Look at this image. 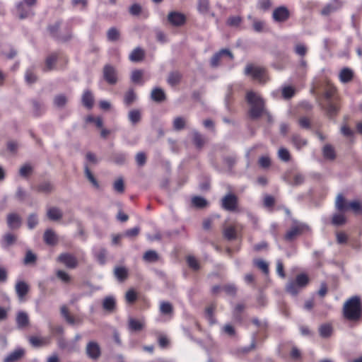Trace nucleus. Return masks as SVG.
<instances>
[{"label":"nucleus","instance_id":"nucleus-35","mask_svg":"<svg viewBox=\"0 0 362 362\" xmlns=\"http://www.w3.org/2000/svg\"><path fill=\"white\" fill-rule=\"evenodd\" d=\"M128 119L133 124H136L141 119V112L139 109H134L129 112Z\"/></svg>","mask_w":362,"mask_h":362},{"label":"nucleus","instance_id":"nucleus-3","mask_svg":"<svg viewBox=\"0 0 362 362\" xmlns=\"http://www.w3.org/2000/svg\"><path fill=\"white\" fill-rule=\"evenodd\" d=\"M246 100L250 105L248 115L251 119H258L266 113L264 100L256 93L248 91L246 93Z\"/></svg>","mask_w":362,"mask_h":362},{"label":"nucleus","instance_id":"nucleus-12","mask_svg":"<svg viewBox=\"0 0 362 362\" xmlns=\"http://www.w3.org/2000/svg\"><path fill=\"white\" fill-rule=\"evenodd\" d=\"M291 16L289 10L284 6L276 7L272 13V18L275 22H285Z\"/></svg>","mask_w":362,"mask_h":362},{"label":"nucleus","instance_id":"nucleus-41","mask_svg":"<svg viewBox=\"0 0 362 362\" xmlns=\"http://www.w3.org/2000/svg\"><path fill=\"white\" fill-rule=\"evenodd\" d=\"M322 152L324 157L327 159L334 160L336 157L335 151L329 144H327L324 146Z\"/></svg>","mask_w":362,"mask_h":362},{"label":"nucleus","instance_id":"nucleus-6","mask_svg":"<svg viewBox=\"0 0 362 362\" xmlns=\"http://www.w3.org/2000/svg\"><path fill=\"white\" fill-rule=\"evenodd\" d=\"M245 74L251 76L253 80L261 83H265L269 79L265 68L257 66L252 64H248L246 66Z\"/></svg>","mask_w":362,"mask_h":362},{"label":"nucleus","instance_id":"nucleus-46","mask_svg":"<svg viewBox=\"0 0 362 362\" xmlns=\"http://www.w3.org/2000/svg\"><path fill=\"white\" fill-rule=\"evenodd\" d=\"M291 140L293 145L298 149L307 144V141L297 134L293 135Z\"/></svg>","mask_w":362,"mask_h":362},{"label":"nucleus","instance_id":"nucleus-63","mask_svg":"<svg viewBox=\"0 0 362 362\" xmlns=\"http://www.w3.org/2000/svg\"><path fill=\"white\" fill-rule=\"evenodd\" d=\"M33 172V168L29 164L23 165L19 170V174L23 177H27Z\"/></svg>","mask_w":362,"mask_h":362},{"label":"nucleus","instance_id":"nucleus-26","mask_svg":"<svg viewBox=\"0 0 362 362\" xmlns=\"http://www.w3.org/2000/svg\"><path fill=\"white\" fill-rule=\"evenodd\" d=\"M145 57V52L141 47H136L132 50L129 56L130 61L133 62H139L144 59Z\"/></svg>","mask_w":362,"mask_h":362},{"label":"nucleus","instance_id":"nucleus-34","mask_svg":"<svg viewBox=\"0 0 362 362\" xmlns=\"http://www.w3.org/2000/svg\"><path fill=\"white\" fill-rule=\"evenodd\" d=\"M223 237L228 240H235L237 238V232L235 227L230 226L224 228L223 231Z\"/></svg>","mask_w":362,"mask_h":362},{"label":"nucleus","instance_id":"nucleus-25","mask_svg":"<svg viewBox=\"0 0 362 362\" xmlns=\"http://www.w3.org/2000/svg\"><path fill=\"white\" fill-rule=\"evenodd\" d=\"M354 78V73L351 69L349 68H343L339 74V81L343 83H347L352 81Z\"/></svg>","mask_w":362,"mask_h":362},{"label":"nucleus","instance_id":"nucleus-54","mask_svg":"<svg viewBox=\"0 0 362 362\" xmlns=\"http://www.w3.org/2000/svg\"><path fill=\"white\" fill-rule=\"evenodd\" d=\"M67 102L66 97L63 94L57 95L54 98V104L58 107H64Z\"/></svg>","mask_w":362,"mask_h":362},{"label":"nucleus","instance_id":"nucleus-10","mask_svg":"<svg viewBox=\"0 0 362 362\" xmlns=\"http://www.w3.org/2000/svg\"><path fill=\"white\" fill-rule=\"evenodd\" d=\"M86 354L91 360H98L102 354L99 344L95 341H90L86 345Z\"/></svg>","mask_w":362,"mask_h":362},{"label":"nucleus","instance_id":"nucleus-27","mask_svg":"<svg viewBox=\"0 0 362 362\" xmlns=\"http://www.w3.org/2000/svg\"><path fill=\"white\" fill-rule=\"evenodd\" d=\"M151 98L156 103H162L165 100L166 95L163 89L157 87L152 90Z\"/></svg>","mask_w":362,"mask_h":362},{"label":"nucleus","instance_id":"nucleus-58","mask_svg":"<svg viewBox=\"0 0 362 362\" xmlns=\"http://www.w3.org/2000/svg\"><path fill=\"white\" fill-rule=\"evenodd\" d=\"M181 79V75L178 72H172L170 74L168 82L171 86L177 84Z\"/></svg>","mask_w":362,"mask_h":362},{"label":"nucleus","instance_id":"nucleus-33","mask_svg":"<svg viewBox=\"0 0 362 362\" xmlns=\"http://www.w3.org/2000/svg\"><path fill=\"white\" fill-rule=\"evenodd\" d=\"M47 217L51 221H58L62 218V213L57 207H51L47 210Z\"/></svg>","mask_w":362,"mask_h":362},{"label":"nucleus","instance_id":"nucleus-7","mask_svg":"<svg viewBox=\"0 0 362 362\" xmlns=\"http://www.w3.org/2000/svg\"><path fill=\"white\" fill-rule=\"evenodd\" d=\"M238 197L233 193H228L221 199V208L229 212H238Z\"/></svg>","mask_w":362,"mask_h":362},{"label":"nucleus","instance_id":"nucleus-64","mask_svg":"<svg viewBox=\"0 0 362 362\" xmlns=\"http://www.w3.org/2000/svg\"><path fill=\"white\" fill-rule=\"evenodd\" d=\"M115 191L118 193H123L124 191V184L122 178H118L113 184Z\"/></svg>","mask_w":362,"mask_h":362},{"label":"nucleus","instance_id":"nucleus-61","mask_svg":"<svg viewBox=\"0 0 362 362\" xmlns=\"http://www.w3.org/2000/svg\"><path fill=\"white\" fill-rule=\"evenodd\" d=\"M185 120L182 117H177L173 121V127L175 130H181L185 127Z\"/></svg>","mask_w":362,"mask_h":362},{"label":"nucleus","instance_id":"nucleus-60","mask_svg":"<svg viewBox=\"0 0 362 362\" xmlns=\"http://www.w3.org/2000/svg\"><path fill=\"white\" fill-rule=\"evenodd\" d=\"M279 158L284 161L288 162L291 159V155L289 151L285 148H280L278 151Z\"/></svg>","mask_w":362,"mask_h":362},{"label":"nucleus","instance_id":"nucleus-59","mask_svg":"<svg viewBox=\"0 0 362 362\" xmlns=\"http://www.w3.org/2000/svg\"><path fill=\"white\" fill-rule=\"evenodd\" d=\"M85 174L88 180L91 182V184L95 187L99 188V184L97 181L96 178L94 177L91 171L89 170L88 166L85 168Z\"/></svg>","mask_w":362,"mask_h":362},{"label":"nucleus","instance_id":"nucleus-50","mask_svg":"<svg viewBox=\"0 0 362 362\" xmlns=\"http://www.w3.org/2000/svg\"><path fill=\"white\" fill-rule=\"evenodd\" d=\"M143 71L139 69H135L132 72L131 79L132 82L135 83H139L143 84L144 83L141 82L142 78H143Z\"/></svg>","mask_w":362,"mask_h":362},{"label":"nucleus","instance_id":"nucleus-28","mask_svg":"<svg viewBox=\"0 0 362 362\" xmlns=\"http://www.w3.org/2000/svg\"><path fill=\"white\" fill-rule=\"evenodd\" d=\"M29 342L33 347H41L49 344V341L47 337H39L31 336L29 337Z\"/></svg>","mask_w":362,"mask_h":362},{"label":"nucleus","instance_id":"nucleus-20","mask_svg":"<svg viewBox=\"0 0 362 362\" xmlns=\"http://www.w3.org/2000/svg\"><path fill=\"white\" fill-rule=\"evenodd\" d=\"M145 322L144 320H137L135 318H129L128 321V328L132 332H139L144 329Z\"/></svg>","mask_w":362,"mask_h":362},{"label":"nucleus","instance_id":"nucleus-48","mask_svg":"<svg viewBox=\"0 0 362 362\" xmlns=\"http://www.w3.org/2000/svg\"><path fill=\"white\" fill-rule=\"evenodd\" d=\"M32 104L33 106V115L35 117L40 116L45 112V108L43 105L38 101L33 100L32 101Z\"/></svg>","mask_w":362,"mask_h":362},{"label":"nucleus","instance_id":"nucleus-45","mask_svg":"<svg viewBox=\"0 0 362 362\" xmlns=\"http://www.w3.org/2000/svg\"><path fill=\"white\" fill-rule=\"evenodd\" d=\"M258 165L262 169H267L272 165V160L269 156H262L258 159Z\"/></svg>","mask_w":362,"mask_h":362},{"label":"nucleus","instance_id":"nucleus-49","mask_svg":"<svg viewBox=\"0 0 362 362\" xmlns=\"http://www.w3.org/2000/svg\"><path fill=\"white\" fill-rule=\"evenodd\" d=\"M192 204L199 209L204 208L207 206V201L202 197H194L192 199Z\"/></svg>","mask_w":362,"mask_h":362},{"label":"nucleus","instance_id":"nucleus-4","mask_svg":"<svg viewBox=\"0 0 362 362\" xmlns=\"http://www.w3.org/2000/svg\"><path fill=\"white\" fill-rule=\"evenodd\" d=\"M309 231L310 227L307 224L293 220L291 226L284 234V239L286 242L291 243Z\"/></svg>","mask_w":362,"mask_h":362},{"label":"nucleus","instance_id":"nucleus-47","mask_svg":"<svg viewBox=\"0 0 362 362\" xmlns=\"http://www.w3.org/2000/svg\"><path fill=\"white\" fill-rule=\"evenodd\" d=\"M120 36L119 31L115 27L110 28L107 33V37L110 41H116Z\"/></svg>","mask_w":362,"mask_h":362},{"label":"nucleus","instance_id":"nucleus-43","mask_svg":"<svg viewBox=\"0 0 362 362\" xmlns=\"http://www.w3.org/2000/svg\"><path fill=\"white\" fill-rule=\"evenodd\" d=\"M60 310L62 315L64 317V319L69 324L74 325L75 323L74 317L69 313V309L66 307V305H62L61 307Z\"/></svg>","mask_w":362,"mask_h":362},{"label":"nucleus","instance_id":"nucleus-62","mask_svg":"<svg viewBox=\"0 0 362 362\" xmlns=\"http://www.w3.org/2000/svg\"><path fill=\"white\" fill-rule=\"evenodd\" d=\"M290 358L294 361H298L301 360V352L296 346H293L291 348L290 351Z\"/></svg>","mask_w":362,"mask_h":362},{"label":"nucleus","instance_id":"nucleus-37","mask_svg":"<svg viewBox=\"0 0 362 362\" xmlns=\"http://www.w3.org/2000/svg\"><path fill=\"white\" fill-rule=\"evenodd\" d=\"M192 141L197 148H202L205 144L204 137L197 132H193Z\"/></svg>","mask_w":362,"mask_h":362},{"label":"nucleus","instance_id":"nucleus-17","mask_svg":"<svg viewBox=\"0 0 362 362\" xmlns=\"http://www.w3.org/2000/svg\"><path fill=\"white\" fill-rule=\"evenodd\" d=\"M31 189L39 193L49 194L54 189V187L49 181H43L35 186H32Z\"/></svg>","mask_w":362,"mask_h":362},{"label":"nucleus","instance_id":"nucleus-19","mask_svg":"<svg viewBox=\"0 0 362 362\" xmlns=\"http://www.w3.org/2000/svg\"><path fill=\"white\" fill-rule=\"evenodd\" d=\"M7 224L9 228H18L21 225V218L16 213H11L7 216Z\"/></svg>","mask_w":362,"mask_h":362},{"label":"nucleus","instance_id":"nucleus-22","mask_svg":"<svg viewBox=\"0 0 362 362\" xmlns=\"http://www.w3.org/2000/svg\"><path fill=\"white\" fill-rule=\"evenodd\" d=\"M16 321L19 329L25 328L29 325L28 314L24 311H19L16 315Z\"/></svg>","mask_w":362,"mask_h":362},{"label":"nucleus","instance_id":"nucleus-16","mask_svg":"<svg viewBox=\"0 0 362 362\" xmlns=\"http://www.w3.org/2000/svg\"><path fill=\"white\" fill-rule=\"evenodd\" d=\"M29 285L23 281H18L16 284L15 291L18 299L21 300L25 299V297L29 292Z\"/></svg>","mask_w":362,"mask_h":362},{"label":"nucleus","instance_id":"nucleus-11","mask_svg":"<svg viewBox=\"0 0 362 362\" xmlns=\"http://www.w3.org/2000/svg\"><path fill=\"white\" fill-rule=\"evenodd\" d=\"M103 78L110 85H115L117 82V73L116 69L110 65L106 64L103 67Z\"/></svg>","mask_w":362,"mask_h":362},{"label":"nucleus","instance_id":"nucleus-38","mask_svg":"<svg viewBox=\"0 0 362 362\" xmlns=\"http://www.w3.org/2000/svg\"><path fill=\"white\" fill-rule=\"evenodd\" d=\"M159 310L163 315H172L173 313L172 304L167 301L160 302Z\"/></svg>","mask_w":362,"mask_h":362},{"label":"nucleus","instance_id":"nucleus-36","mask_svg":"<svg viewBox=\"0 0 362 362\" xmlns=\"http://www.w3.org/2000/svg\"><path fill=\"white\" fill-rule=\"evenodd\" d=\"M136 100V94L133 89H129L124 95V103L129 107Z\"/></svg>","mask_w":362,"mask_h":362},{"label":"nucleus","instance_id":"nucleus-53","mask_svg":"<svg viewBox=\"0 0 362 362\" xmlns=\"http://www.w3.org/2000/svg\"><path fill=\"white\" fill-rule=\"evenodd\" d=\"M87 123H94L98 128H102L103 125V119L100 117H95L93 115H88L86 118Z\"/></svg>","mask_w":362,"mask_h":362},{"label":"nucleus","instance_id":"nucleus-14","mask_svg":"<svg viewBox=\"0 0 362 362\" xmlns=\"http://www.w3.org/2000/svg\"><path fill=\"white\" fill-rule=\"evenodd\" d=\"M168 21L173 26H182L186 23V16L180 12L171 11L168 15Z\"/></svg>","mask_w":362,"mask_h":362},{"label":"nucleus","instance_id":"nucleus-9","mask_svg":"<svg viewBox=\"0 0 362 362\" xmlns=\"http://www.w3.org/2000/svg\"><path fill=\"white\" fill-rule=\"evenodd\" d=\"M62 59L64 64H68V58L63 56L60 52H54L48 55L45 59V66L43 68L44 72L52 71L55 69V65L57 60Z\"/></svg>","mask_w":362,"mask_h":362},{"label":"nucleus","instance_id":"nucleus-24","mask_svg":"<svg viewBox=\"0 0 362 362\" xmlns=\"http://www.w3.org/2000/svg\"><path fill=\"white\" fill-rule=\"evenodd\" d=\"M341 7V3L339 0H335L334 4H328L325 5L321 11V14L328 16L330 13L337 11Z\"/></svg>","mask_w":362,"mask_h":362},{"label":"nucleus","instance_id":"nucleus-55","mask_svg":"<svg viewBox=\"0 0 362 362\" xmlns=\"http://www.w3.org/2000/svg\"><path fill=\"white\" fill-rule=\"evenodd\" d=\"M187 263L188 266L194 271H197L200 268L198 260L194 256H188L187 257Z\"/></svg>","mask_w":362,"mask_h":362},{"label":"nucleus","instance_id":"nucleus-1","mask_svg":"<svg viewBox=\"0 0 362 362\" xmlns=\"http://www.w3.org/2000/svg\"><path fill=\"white\" fill-rule=\"evenodd\" d=\"M322 98L325 101L321 103L322 108L327 117H335L340 109L339 97L336 86L329 81H327L324 85Z\"/></svg>","mask_w":362,"mask_h":362},{"label":"nucleus","instance_id":"nucleus-40","mask_svg":"<svg viewBox=\"0 0 362 362\" xmlns=\"http://www.w3.org/2000/svg\"><path fill=\"white\" fill-rule=\"evenodd\" d=\"M116 305L115 300L113 297H106L103 300V307L105 310L112 311Z\"/></svg>","mask_w":362,"mask_h":362},{"label":"nucleus","instance_id":"nucleus-52","mask_svg":"<svg viewBox=\"0 0 362 362\" xmlns=\"http://www.w3.org/2000/svg\"><path fill=\"white\" fill-rule=\"evenodd\" d=\"M346 223V218L341 214H335L332 219V223L334 226H342Z\"/></svg>","mask_w":362,"mask_h":362},{"label":"nucleus","instance_id":"nucleus-39","mask_svg":"<svg viewBox=\"0 0 362 362\" xmlns=\"http://www.w3.org/2000/svg\"><path fill=\"white\" fill-rule=\"evenodd\" d=\"M332 327L329 324H324L319 328L320 334L323 338H327L330 337L332 334Z\"/></svg>","mask_w":362,"mask_h":362},{"label":"nucleus","instance_id":"nucleus-57","mask_svg":"<svg viewBox=\"0 0 362 362\" xmlns=\"http://www.w3.org/2000/svg\"><path fill=\"white\" fill-rule=\"evenodd\" d=\"M125 299L126 301L129 304L135 303L137 299L136 292L132 288L128 290L125 295Z\"/></svg>","mask_w":362,"mask_h":362},{"label":"nucleus","instance_id":"nucleus-13","mask_svg":"<svg viewBox=\"0 0 362 362\" xmlns=\"http://www.w3.org/2000/svg\"><path fill=\"white\" fill-rule=\"evenodd\" d=\"M57 261L69 269H74L78 265L76 257L70 253H62L57 257Z\"/></svg>","mask_w":362,"mask_h":362},{"label":"nucleus","instance_id":"nucleus-18","mask_svg":"<svg viewBox=\"0 0 362 362\" xmlns=\"http://www.w3.org/2000/svg\"><path fill=\"white\" fill-rule=\"evenodd\" d=\"M32 7H28L25 4L23 1H20L16 4V10L19 18L21 19L28 18V16L33 15L31 10Z\"/></svg>","mask_w":362,"mask_h":362},{"label":"nucleus","instance_id":"nucleus-56","mask_svg":"<svg viewBox=\"0 0 362 362\" xmlns=\"http://www.w3.org/2000/svg\"><path fill=\"white\" fill-rule=\"evenodd\" d=\"M349 211H352L355 214H362V206L358 201H353L349 204Z\"/></svg>","mask_w":362,"mask_h":362},{"label":"nucleus","instance_id":"nucleus-15","mask_svg":"<svg viewBox=\"0 0 362 362\" xmlns=\"http://www.w3.org/2000/svg\"><path fill=\"white\" fill-rule=\"evenodd\" d=\"M223 56L228 57L230 60L233 59V54L228 49H222L219 52L215 53L211 59V65L216 67L219 65L220 61Z\"/></svg>","mask_w":362,"mask_h":362},{"label":"nucleus","instance_id":"nucleus-29","mask_svg":"<svg viewBox=\"0 0 362 362\" xmlns=\"http://www.w3.org/2000/svg\"><path fill=\"white\" fill-rule=\"evenodd\" d=\"M342 194H339L337 197L335 206L338 211L340 212H345L349 211V204Z\"/></svg>","mask_w":362,"mask_h":362},{"label":"nucleus","instance_id":"nucleus-23","mask_svg":"<svg viewBox=\"0 0 362 362\" xmlns=\"http://www.w3.org/2000/svg\"><path fill=\"white\" fill-rule=\"evenodd\" d=\"M81 102L83 105L89 110L93 107L94 97L90 90H84L82 95Z\"/></svg>","mask_w":362,"mask_h":362},{"label":"nucleus","instance_id":"nucleus-21","mask_svg":"<svg viewBox=\"0 0 362 362\" xmlns=\"http://www.w3.org/2000/svg\"><path fill=\"white\" fill-rule=\"evenodd\" d=\"M247 18L252 21V28L254 31L257 33H262L267 31V24L264 21L255 18L251 15H249Z\"/></svg>","mask_w":362,"mask_h":362},{"label":"nucleus","instance_id":"nucleus-44","mask_svg":"<svg viewBox=\"0 0 362 362\" xmlns=\"http://www.w3.org/2000/svg\"><path fill=\"white\" fill-rule=\"evenodd\" d=\"M253 263L255 267L262 271V272L265 274L269 273V265L268 264L261 259H255L253 261Z\"/></svg>","mask_w":362,"mask_h":362},{"label":"nucleus","instance_id":"nucleus-30","mask_svg":"<svg viewBox=\"0 0 362 362\" xmlns=\"http://www.w3.org/2000/svg\"><path fill=\"white\" fill-rule=\"evenodd\" d=\"M24 350L22 349H16L9 354L4 359V362H15L19 360L24 355Z\"/></svg>","mask_w":362,"mask_h":362},{"label":"nucleus","instance_id":"nucleus-51","mask_svg":"<svg viewBox=\"0 0 362 362\" xmlns=\"http://www.w3.org/2000/svg\"><path fill=\"white\" fill-rule=\"evenodd\" d=\"M16 240V236L11 233H6L3 236V244L6 246H10L15 243Z\"/></svg>","mask_w":362,"mask_h":362},{"label":"nucleus","instance_id":"nucleus-32","mask_svg":"<svg viewBox=\"0 0 362 362\" xmlns=\"http://www.w3.org/2000/svg\"><path fill=\"white\" fill-rule=\"evenodd\" d=\"M115 277L121 282L128 278V270L124 267H117L114 270Z\"/></svg>","mask_w":362,"mask_h":362},{"label":"nucleus","instance_id":"nucleus-31","mask_svg":"<svg viewBox=\"0 0 362 362\" xmlns=\"http://www.w3.org/2000/svg\"><path fill=\"white\" fill-rule=\"evenodd\" d=\"M43 238L45 243L49 245H54L57 242L56 234L50 229L45 230Z\"/></svg>","mask_w":362,"mask_h":362},{"label":"nucleus","instance_id":"nucleus-42","mask_svg":"<svg viewBox=\"0 0 362 362\" xmlns=\"http://www.w3.org/2000/svg\"><path fill=\"white\" fill-rule=\"evenodd\" d=\"M143 259L148 262H156L158 260L159 257L156 251L148 250L144 254Z\"/></svg>","mask_w":362,"mask_h":362},{"label":"nucleus","instance_id":"nucleus-5","mask_svg":"<svg viewBox=\"0 0 362 362\" xmlns=\"http://www.w3.org/2000/svg\"><path fill=\"white\" fill-rule=\"evenodd\" d=\"M310 279L306 274H299L296 276L295 280L290 281L287 284L286 290L292 295H297L300 289L306 287Z\"/></svg>","mask_w":362,"mask_h":362},{"label":"nucleus","instance_id":"nucleus-8","mask_svg":"<svg viewBox=\"0 0 362 362\" xmlns=\"http://www.w3.org/2000/svg\"><path fill=\"white\" fill-rule=\"evenodd\" d=\"M61 21H57L54 24L49 25L47 26V31L49 32V35L56 41L66 42L71 39L72 35L70 31H68L65 35H60L59 31L61 28Z\"/></svg>","mask_w":362,"mask_h":362},{"label":"nucleus","instance_id":"nucleus-2","mask_svg":"<svg viewBox=\"0 0 362 362\" xmlns=\"http://www.w3.org/2000/svg\"><path fill=\"white\" fill-rule=\"evenodd\" d=\"M342 314L349 321L360 320L362 317V300L360 296H354L347 299L344 303Z\"/></svg>","mask_w":362,"mask_h":362}]
</instances>
